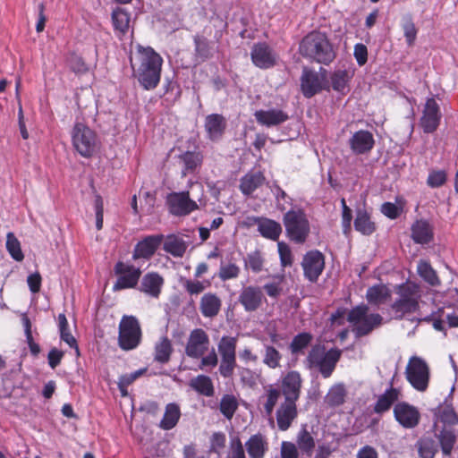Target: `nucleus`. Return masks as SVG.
<instances>
[{
  "instance_id": "nucleus-1",
  "label": "nucleus",
  "mask_w": 458,
  "mask_h": 458,
  "mask_svg": "<svg viewBox=\"0 0 458 458\" xmlns=\"http://www.w3.org/2000/svg\"><path fill=\"white\" fill-rule=\"evenodd\" d=\"M163 59L152 47L138 45L131 58V68L140 84L146 90L154 89L161 78Z\"/></svg>"
},
{
  "instance_id": "nucleus-2",
  "label": "nucleus",
  "mask_w": 458,
  "mask_h": 458,
  "mask_svg": "<svg viewBox=\"0 0 458 458\" xmlns=\"http://www.w3.org/2000/svg\"><path fill=\"white\" fill-rule=\"evenodd\" d=\"M191 191L196 200L191 199L189 191L173 192L167 196L166 203L171 214L184 216L206 207L207 198L203 185L199 182L192 184Z\"/></svg>"
},
{
  "instance_id": "nucleus-3",
  "label": "nucleus",
  "mask_w": 458,
  "mask_h": 458,
  "mask_svg": "<svg viewBox=\"0 0 458 458\" xmlns=\"http://www.w3.org/2000/svg\"><path fill=\"white\" fill-rule=\"evenodd\" d=\"M300 54L318 63L328 64L335 57L333 46L327 36L318 31L308 34L301 42Z\"/></svg>"
},
{
  "instance_id": "nucleus-4",
  "label": "nucleus",
  "mask_w": 458,
  "mask_h": 458,
  "mask_svg": "<svg viewBox=\"0 0 458 458\" xmlns=\"http://www.w3.org/2000/svg\"><path fill=\"white\" fill-rule=\"evenodd\" d=\"M74 149L83 157H91L99 148L97 133L82 122H76L71 132Z\"/></svg>"
},
{
  "instance_id": "nucleus-5",
  "label": "nucleus",
  "mask_w": 458,
  "mask_h": 458,
  "mask_svg": "<svg viewBox=\"0 0 458 458\" xmlns=\"http://www.w3.org/2000/svg\"><path fill=\"white\" fill-rule=\"evenodd\" d=\"M383 318L377 313H369L367 305H359L348 314V321L357 336L366 335L382 324Z\"/></svg>"
},
{
  "instance_id": "nucleus-6",
  "label": "nucleus",
  "mask_w": 458,
  "mask_h": 458,
  "mask_svg": "<svg viewBox=\"0 0 458 458\" xmlns=\"http://www.w3.org/2000/svg\"><path fill=\"white\" fill-rule=\"evenodd\" d=\"M340 356L341 351L338 349L326 351L324 347L317 345L310 350L307 362L310 369H317L324 377H329Z\"/></svg>"
},
{
  "instance_id": "nucleus-7",
  "label": "nucleus",
  "mask_w": 458,
  "mask_h": 458,
  "mask_svg": "<svg viewBox=\"0 0 458 458\" xmlns=\"http://www.w3.org/2000/svg\"><path fill=\"white\" fill-rule=\"evenodd\" d=\"M284 225L289 238L302 243L310 234V222L306 214L301 209H291L284 216Z\"/></svg>"
},
{
  "instance_id": "nucleus-8",
  "label": "nucleus",
  "mask_w": 458,
  "mask_h": 458,
  "mask_svg": "<svg viewBox=\"0 0 458 458\" xmlns=\"http://www.w3.org/2000/svg\"><path fill=\"white\" fill-rule=\"evenodd\" d=\"M404 374L407 381L417 391L425 392L428 389L430 370L423 358L417 355L410 357Z\"/></svg>"
},
{
  "instance_id": "nucleus-9",
  "label": "nucleus",
  "mask_w": 458,
  "mask_h": 458,
  "mask_svg": "<svg viewBox=\"0 0 458 458\" xmlns=\"http://www.w3.org/2000/svg\"><path fill=\"white\" fill-rule=\"evenodd\" d=\"M141 328L133 316L124 315L119 323L118 344L122 350L136 349L141 342Z\"/></svg>"
},
{
  "instance_id": "nucleus-10",
  "label": "nucleus",
  "mask_w": 458,
  "mask_h": 458,
  "mask_svg": "<svg viewBox=\"0 0 458 458\" xmlns=\"http://www.w3.org/2000/svg\"><path fill=\"white\" fill-rule=\"evenodd\" d=\"M114 272L117 276L113 285L114 291L134 288L138 284L141 275L140 268L123 261H118L114 265Z\"/></svg>"
},
{
  "instance_id": "nucleus-11",
  "label": "nucleus",
  "mask_w": 458,
  "mask_h": 458,
  "mask_svg": "<svg viewBox=\"0 0 458 458\" xmlns=\"http://www.w3.org/2000/svg\"><path fill=\"white\" fill-rule=\"evenodd\" d=\"M440 106L434 98H429L423 105L420 126L425 133H432L438 128L441 121Z\"/></svg>"
},
{
  "instance_id": "nucleus-12",
  "label": "nucleus",
  "mask_w": 458,
  "mask_h": 458,
  "mask_svg": "<svg viewBox=\"0 0 458 458\" xmlns=\"http://www.w3.org/2000/svg\"><path fill=\"white\" fill-rule=\"evenodd\" d=\"M209 344L208 334L201 328H196L190 334L185 347V353L191 358L199 359L208 350Z\"/></svg>"
},
{
  "instance_id": "nucleus-13",
  "label": "nucleus",
  "mask_w": 458,
  "mask_h": 458,
  "mask_svg": "<svg viewBox=\"0 0 458 458\" xmlns=\"http://www.w3.org/2000/svg\"><path fill=\"white\" fill-rule=\"evenodd\" d=\"M266 301L262 288L256 285H248L242 288L238 301L247 312L258 310Z\"/></svg>"
},
{
  "instance_id": "nucleus-14",
  "label": "nucleus",
  "mask_w": 458,
  "mask_h": 458,
  "mask_svg": "<svg viewBox=\"0 0 458 458\" xmlns=\"http://www.w3.org/2000/svg\"><path fill=\"white\" fill-rule=\"evenodd\" d=\"M301 266L305 277L310 282H316L325 267L324 256L318 250L309 251L304 256Z\"/></svg>"
},
{
  "instance_id": "nucleus-15",
  "label": "nucleus",
  "mask_w": 458,
  "mask_h": 458,
  "mask_svg": "<svg viewBox=\"0 0 458 458\" xmlns=\"http://www.w3.org/2000/svg\"><path fill=\"white\" fill-rule=\"evenodd\" d=\"M298 417L296 402L284 400L276 411L277 428L281 431H286Z\"/></svg>"
},
{
  "instance_id": "nucleus-16",
  "label": "nucleus",
  "mask_w": 458,
  "mask_h": 458,
  "mask_svg": "<svg viewBox=\"0 0 458 458\" xmlns=\"http://www.w3.org/2000/svg\"><path fill=\"white\" fill-rule=\"evenodd\" d=\"M394 413L396 420L407 428L417 426L420 417L418 409L406 403H397L394 406Z\"/></svg>"
},
{
  "instance_id": "nucleus-17",
  "label": "nucleus",
  "mask_w": 458,
  "mask_h": 458,
  "mask_svg": "<svg viewBox=\"0 0 458 458\" xmlns=\"http://www.w3.org/2000/svg\"><path fill=\"white\" fill-rule=\"evenodd\" d=\"M253 64L262 69L274 66L277 60L276 54L265 43L254 45L251 50Z\"/></svg>"
},
{
  "instance_id": "nucleus-18",
  "label": "nucleus",
  "mask_w": 458,
  "mask_h": 458,
  "mask_svg": "<svg viewBox=\"0 0 458 458\" xmlns=\"http://www.w3.org/2000/svg\"><path fill=\"white\" fill-rule=\"evenodd\" d=\"M301 377L299 372L290 371L282 380V394L284 400L297 402L300 397Z\"/></svg>"
},
{
  "instance_id": "nucleus-19",
  "label": "nucleus",
  "mask_w": 458,
  "mask_h": 458,
  "mask_svg": "<svg viewBox=\"0 0 458 458\" xmlns=\"http://www.w3.org/2000/svg\"><path fill=\"white\" fill-rule=\"evenodd\" d=\"M161 240L162 236L152 235L148 236L142 241L139 242L133 250V260H138L140 259H149L158 248Z\"/></svg>"
},
{
  "instance_id": "nucleus-20",
  "label": "nucleus",
  "mask_w": 458,
  "mask_h": 458,
  "mask_svg": "<svg viewBox=\"0 0 458 458\" xmlns=\"http://www.w3.org/2000/svg\"><path fill=\"white\" fill-rule=\"evenodd\" d=\"M164 278L157 272H149L143 276L140 291L152 298L157 299L164 285Z\"/></svg>"
},
{
  "instance_id": "nucleus-21",
  "label": "nucleus",
  "mask_w": 458,
  "mask_h": 458,
  "mask_svg": "<svg viewBox=\"0 0 458 458\" xmlns=\"http://www.w3.org/2000/svg\"><path fill=\"white\" fill-rule=\"evenodd\" d=\"M325 78L304 70L301 76V90L306 98H311L324 88Z\"/></svg>"
},
{
  "instance_id": "nucleus-22",
  "label": "nucleus",
  "mask_w": 458,
  "mask_h": 458,
  "mask_svg": "<svg viewBox=\"0 0 458 458\" xmlns=\"http://www.w3.org/2000/svg\"><path fill=\"white\" fill-rule=\"evenodd\" d=\"M253 220L263 237L273 241L279 238L282 233V226L279 223L265 217H254Z\"/></svg>"
},
{
  "instance_id": "nucleus-23",
  "label": "nucleus",
  "mask_w": 458,
  "mask_h": 458,
  "mask_svg": "<svg viewBox=\"0 0 458 458\" xmlns=\"http://www.w3.org/2000/svg\"><path fill=\"white\" fill-rule=\"evenodd\" d=\"M222 306L221 299L215 293H205L199 301V310L204 318H212L219 313Z\"/></svg>"
},
{
  "instance_id": "nucleus-24",
  "label": "nucleus",
  "mask_w": 458,
  "mask_h": 458,
  "mask_svg": "<svg viewBox=\"0 0 458 458\" xmlns=\"http://www.w3.org/2000/svg\"><path fill=\"white\" fill-rule=\"evenodd\" d=\"M225 119L221 114H212L206 117L205 130L211 140H219L225 131Z\"/></svg>"
},
{
  "instance_id": "nucleus-25",
  "label": "nucleus",
  "mask_w": 458,
  "mask_h": 458,
  "mask_svg": "<svg viewBox=\"0 0 458 458\" xmlns=\"http://www.w3.org/2000/svg\"><path fill=\"white\" fill-rule=\"evenodd\" d=\"M352 150L356 154H363L369 151L374 145L373 135L368 131L355 132L350 140Z\"/></svg>"
},
{
  "instance_id": "nucleus-26",
  "label": "nucleus",
  "mask_w": 458,
  "mask_h": 458,
  "mask_svg": "<svg viewBox=\"0 0 458 458\" xmlns=\"http://www.w3.org/2000/svg\"><path fill=\"white\" fill-rule=\"evenodd\" d=\"M245 447L250 458H264L268 449V443L264 435L258 433L249 438Z\"/></svg>"
},
{
  "instance_id": "nucleus-27",
  "label": "nucleus",
  "mask_w": 458,
  "mask_h": 458,
  "mask_svg": "<svg viewBox=\"0 0 458 458\" xmlns=\"http://www.w3.org/2000/svg\"><path fill=\"white\" fill-rule=\"evenodd\" d=\"M254 115L259 123L266 126L278 125L288 119L287 114L279 109L259 110Z\"/></svg>"
},
{
  "instance_id": "nucleus-28",
  "label": "nucleus",
  "mask_w": 458,
  "mask_h": 458,
  "mask_svg": "<svg viewBox=\"0 0 458 458\" xmlns=\"http://www.w3.org/2000/svg\"><path fill=\"white\" fill-rule=\"evenodd\" d=\"M112 21L116 35L123 36L130 29V13L124 8L117 7L112 13Z\"/></svg>"
},
{
  "instance_id": "nucleus-29",
  "label": "nucleus",
  "mask_w": 458,
  "mask_h": 458,
  "mask_svg": "<svg viewBox=\"0 0 458 458\" xmlns=\"http://www.w3.org/2000/svg\"><path fill=\"white\" fill-rule=\"evenodd\" d=\"M437 421L435 423L437 429L438 428V424L443 423L444 427L449 428V426H454L458 424V415L454 411L453 406L451 404L444 403L438 406L437 412Z\"/></svg>"
},
{
  "instance_id": "nucleus-30",
  "label": "nucleus",
  "mask_w": 458,
  "mask_h": 458,
  "mask_svg": "<svg viewBox=\"0 0 458 458\" xmlns=\"http://www.w3.org/2000/svg\"><path fill=\"white\" fill-rule=\"evenodd\" d=\"M391 296L390 290L385 284H376L367 290L366 299L372 305H380L386 302Z\"/></svg>"
},
{
  "instance_id": "nucleus-31",
  "label": "nucleus",
  "mask_w": 458,
  "mask_h": 458,
  "mask_svg": "<svg viewBox=\"0 0 458 458\" xmlns=\"http://www.w3.org/2000/svg\"><path fill=\"white\" fill-rule=\"evenodd\" d=\"M181 417V410L178 404L174 403H168L165 406L164 416L159 423V427L164 430L174 428Z\"/></svg>"
},
{
  "instance_id": "nucleus-32",
  "label": "nucleus",
  "mask_w": 458,
  "mask_h": 458,
  "mask_svg": "<svg viewBox=\"0 0 458 458\" xmlns=\"http://www.w3.org/2000/svg\"><path fill=\"white\" fill-rule=\"evenodd\" d=\"M173 351L171 340L166 336H163L155 344L154 360L162 364L167 363L170 360Z\"/></svg>"
},
{
  "instance_id": "nucleus-33",
  "label": "nucleus",
  "mask_w": 458,
  "mask_h": 458,
  "mask_svg": "<svg viewBox=\"0 0 458 458\" xmlns=\"http://www.w3.org/2000/svg\"><path fill=\"white\" fill-rule=\"evenodd\" d=\"M411 236L417 243H428L433 237L432 228L427 221H416L411 227Z\"/></svg>"
},
{
  "instance_id": "nucleus-34",
  "label": "nucleus",
  "mask_w": 458,
  "mask_h": 458,
  "mask_svg": "<svg viewBox=\"0 0 458 458\" xmlns=\"http://www.w3.org/2000/svg\"><path fill=\"white\" fill-rule=\"evenodd\" d=\"M265 177L260 172L249 173L241 180V191L244 195L251 194L264 182Z\"/></svg>"
},
{
  "instance_id": "nucleus-35",
  "label": "nucleus",
  "mask_w": 458,
  "mask_h": 458,
  "mask_svg": "<svg viewBox=\"0 0 458 458\" xmlns=\"http://www.w3.org/2000/svg\"><path fill=\"white\" fill-rule=\"evenodd\" d=\"M57 321L61 340L66 343L71 348L74 349L75 355L79 357L81 353L77 344V341L69 331V325L65 315L63 313L59 314Z\"/></svg>"
},
{
  "instance_id": "nucleus-36",
  "label": "nucleus",
  "mask_w": 458,
  "mask_h": 458,
  "mask_svg": "<svg viewBox=\"0 0 458 458\" xmlns=\"http://www.w3.org/2000/svg\"><path fill=\"white\" fill-rule=\"evenodd\" d=\"M180 162L183 165L182 174L193 172L202 162V156L199 152L186 151L179 156Z\"/></svg>"
},
{
  "instance_id": "nucleus-37",
  "label": "nucleus",
  "mask_w": 458,
  "mask_h": 458,
  "mask_svg": "<svg viewBox=\"0 0 458 458\" xmlns=\"http://www.w3.org/2000/svg\"><path fill=\"white\" fill-rule=\"evenodd\" d=\"M190 386L200 394L212 396L214 386L209 377L199 375L190 381Z\"/></svg>"
},
{
  "instance_id": "nucleus-38",
  "label": "nucleus",
  "mask_w": 458,
  "mask_h": 458,
  "mask_svg": "<svg viewBox=\"0 0 458 458\" xmlns=\"http://www.w3.org/2000/svg\"><path fill=\"white\" fill-rule=\"evenodd\" d=\"M419 307V302L413 300H406L398 298L391 306L395 318H402L408 313L414 312Z\"/></svg>"
},
{
  "instance_id": "nucleus-39",
  "label": "nucleus",
  "mask_w": 458,
  "mask_h": 458,
  "mask_svg": "<svg viewBox=\"0 0 458 458\" xmlns=\"http://www.w3.org/2000/svg\"><path fill=\"white\" fill-rule=\"evenodd\" d=\"M236 337L223 336L217 344L221 359H236Z\"/></svg>"
},
{
  "instance_id": "nucleus-40",
  "label": "nucleus",
  "mask_w": 458,
  "mask_h": 458,
  "mask_svg": "<svg viewBox=\"0 0 458 458\" xmlns=\"http://www.w3.org/2000/svg\"><path fill=\"white\" fill-rule=\"evenodd\" d=\"M281 395V392L279 389L273 387L272 386H268L265 390V394L263 395L264 398V411L267 417L270 418L271 422H273L272 420V414L275 409L276 404L278 402V399Z\"/></svg>"
},
{
  "instance_id": "nucleus-41",
  "label": "nucleus",
  "mask_w": 458,
  "mask_h": 458,
  "mask_svg": "<svg viewBox=\"0 0 458 458\" xmlns=\"http://www.w3.org/2000/svg\"><path fill=\"white\" fill-rule=\"evenodd\" d=\"M298 448L302 454L310 456L315 447V440L306 428H302L296 437Z\"/></svg>"
},
{
  "instance_id": "nucleus-42",
  "label": "nucleus",
  "mask_w": 458,
  "mask_h": 458,
  "mask_svg": "<svg viewBox=\"0 0 458 458\" xmlns=\"http://www.w3.org/2000/svg\"><path fill=\"white\" fill-rule=\"evenodd\" d=\"M437 437L440 443L442 452L445 454H450L456 441L454 431L450 428L444 427Z\"/></svg>"
},
{
  "instance_id": "nucleus-43",
  "label": "nucleus",
  "mask_w": 458,
  "mask_h": 458,
  "mask_svg": "<svg viewBox=\"0 0 458 458\" xmlns=\"http://www.w3.org/2000/svg\"><path fill=\"white\" fill-rule=\"evenodd\" d=\"M353 76V72L349 70H338L331 75L332 88L335 91L343 92L348 82Z\"/></svg>"
},
{
  "instance_id": "nucleus-44",
  "label": "nucleus",
  "mask_w": 458,
  "mask_h": 458,
  "mask_svg": "<svg viewBox=\"0 0 458 458\" xmlns=\"http://www.w3.org/2000/svg\"><path fill=\"white\" fill-rule=\"evenodd\" d=\"M417 271L421 278L428 284L437 286L440 284V280L431 265L425 260H420L417 267Z\"/></svg>"
},
{
  "instance_id": "nucleus-45",
  "label": "nucleus",
  "mask_w": 458,
  "mask_h": 458,
  "mask_svg": "<svg viewBox=\"0 0 458 458\" xmlns=\"http://www.w3.org/2000/svg\"><path fill=\"white\" fill-rule=\"evenodd\" d=\"M186 245L182 240L175 237L169 236L164 242V250L174 257L181 258L186 251Z\"/></svg>"
},
{
  "instance_id": "nucleus-46",
  "label": "nucleus",
  "mask_w": 458,
  "mask_h": 458,
  "mask_svg": "<svg viewBox=\"0 0 458 458\" xmlns=\"http://www.w3.org/2000/svg\"><path fill=\"white\" fill-rule=\"evenodd\" d=\"M397 293L399 298L406 300H413L414 302H419L420 298V286L412 282H407L398 286Z\"/></svg>"
},
{
  "instance_id": "nucleus-47",
  "label": "nucleus",
  "mask_w": 458,
  "mask_h": 458,
  "mask_svg": "<svg viewBox=\"0 0 458 458\" xmlns=\"http://www.w3.org/2000/svg\"><path fill=\"white\" fill-rule=\"evenodd\" d=\"M354 226L357 231L365 235H369L375 231V225L365 211H358Z\"/></svg>"
},
{
  "instance_id": "nucleus-48",
  "label": "nucleus",
  "mask_w": 458,
  "mask_h": 458,
  "mask_svg": "<svg viewBox=\"0 0 458 458\" xmlns=\"http://www.w3.org/2000/svg\"><path fill=\"white\" fill-rule=\"evenodd\" d=\"M6 250L11 257L16 261H21L24 259L23 252L21 248L20 241L15 237L13 233L6 234Z\"/></svg>"
},
{
  "instance_id": "nucleus-49",
  "label": "nucleus",
  "mask_w": 458,
  "mask_h": 458,
  "mask_svg": "<svg viewBox=\"0 0 458 458\" xmlns=\"http://www.w3.org/2000/svg\"><path fill=\"white\" fill-rule=\"evenodd\" d=\"M264 266V258L260 251L255 250L247 254L244 258V267L254 273L262 271Z\"/></svg>"
},
{
  "instance_id": "nucleus-50",
  "label": "nucleus",
  "mask_w": 458,
  "mask_h": 458,
  "mask_svg": "<svg viewBox=\"0 0 458 458\" xmlns=\"http://www.w3.org/2000/svg\"><path fill=\"white\" fill-rule=\"evenodd\" d=\"M345 389L344 385L337 384L333 386L326 396V402L330 406H338L344 403L345 398Z\"/></svg>"
},
{
  "instance_id": "nucleus-51",
  "label": "nucleus",
  "mask_w": 458,
  "mask_h": 458,
  "mask_svg": "<svg viewBox=\"0 0 458 458\" xmlns=\"http://www.w3.org/2000/svg\"><path fill=\"white\" fill-rule=\"evenodd\" d=\"M238 408V402L235 396L225 394L220 401V411L228 420H231Z\"/></svg>"
},
{
  "instance_id": "nucleus-52",
  "label": "nucleus",
  "mask_w": 458,
  "mask_h": 458,
  "mask_svg": "<svg viewBox=\"0 0 458 458\" xmlns=\"http://www.w3.org/2000/svg\"><path fill=\"white\" fill-rule=\"evenodd\" d=\"M398 392L395 389H389L386 391L377 400L375 410L377 412H383L387 411L393 403L397 400Z\"/></svg>"
},
{
  "instance_id": "nucleus-53",
  "label": "nucleus",
  "mask_w": 458,
  "mask_h": 458,
  "mask_svg": "<svg viewBox=\"0 0 458 458\" xmlns=\"http://www.w3.org/2000/svg\"><path fill=\"white\" fill-rule=\"evenodd\" d=\"M21 323L24 328L26 341L29 345L30 351L33 355H38L40 352V347L33 340L31 333V323L30 318L25 314H23L21 317Z\"/></svg>"
},
{
  "instance_id": "nucleus-54",
  "label": "nucleus",
  "mask_w": 458,
  "mask_h": 458,
  "mask_svg": "<svg viewBox=\"0 0 458 458\" xmlns=\"http://www.w3.org/2000/svg\"><path fill=\"white\" fill-rule=\"evenodd\" d=\"M281 354L279 352L270 345L265 346V353L263 362L270 369H276L280 366Z\"/></svg>"
},
{
  "instance_id": "nucleus-55",
  "label": "nucleus",
  "mask_w": 458,
  "mask_h": 458,
  "mask_svg": "<svg viewBox=\"0 0 458 458\" xmlns=\"http://www.w3.org/2000/svg\"><path fill=\"white\" fill-rule=\"evenodd\" d=\"M446 173L445 170H430L427 179V184L430 188H439L446 182Z\"/></svg>"
},
{
  "instance_id": "nucleus-56",
  "label": "nucleus",
  "mask_w": 458,
  "mask_h": 458,
  "mask_svg": "<svg viewBox=\"0 0 458 458\" xmlns=\"http://www.w3.org/2000/svg\"><path fill=\"white\" fill-rule=\"evenodd\" d=\"M311 339H312L311 335H310L308 333H301V334L297 335L293 338V340L290 345L292 352L297 353V352L302 351L304 348H306L309 345Z\"/></svg>"
},
{
  "instance_id": "nucleus-57",
  "label": "nucleus",
  "mask_w": 458,
  "mask_h": 458,
  "mask_svg": "<svg viewBox=\"0 0 458 458\" xmlns=\"http://www.w3.org/2000/svg\"><path fill=\"white\" fill-rule=\"evenodd\" d=\"M437 447L432 439L425 438L419 443V454L420 458H434Z\"/></svg>"
},
{
  "instance_id": "nucleus-58",
  "label": "nucleus",
  "mask_w": 458,
  "mask_h": 458,
  "mask_svg": "<svg viewBox=\"0 0 458 458\" xmlns=\"http://www.w3.org/2000/svg\"><path fill=\"white\" fill-rule=\"evenodd\" d=\"M240 267L233 263L222 265L219 269V277L222 281H227L238 277Z\"/></svg>"
},
{
  "instance_id": "nucleus-59",
  "label": "nucleus",
  "mask_w": 458,
  "mask_h": 458,
  "mask_svg": "<svg viewBox=\"0 0 458 458\" xmlns=\"http://www.w3.org/2000/svg\"><path fill=\"white\" fill-rule=\"evenodd\" d=\"M403 30L407 44L411 46L417 36V30L411 19L409 18L403 21Z\"/></svg>"
},
{
  "instance_id": "nucleus-60",
  "label": "nucleus",
  "mask_w": 458,
  "mask_h": 458,
  "mask_svg": "<svg viewBox=\"0 0 458 458\" xmlns=\"http://www.w3.org/2000/svg\"><path fill=\"white\" fill-rule=\"evenodd\" d=\"M235 367L236 359H221L218 370L223 377L228 378L233 376Z\"/></svg>"
},
{
  "instance_id": "nucleus-61",
  "label": "nucleus",
  "mask_w": 458,
  "mask_h": 458,
  "mask_svg": "<svg viewBox=\"0 0 458 458\" xmlns=\"http://www.w3.org/2000/svg\"><path fill=\"white\" fill-rule=\"evenodd\" d=\"M229 458H245L243 446L238 437H231Z\"/></svg>"
},
{
  "instance_id": "nucleus-62",
  "label": "nucleus",
  "mask_w": 458,
  "mask_h": 458,
  "mask_svg": "<svg viewBox=\"0 0 458 458\" xmlns=\"http://www.w3.org/2000/svg\"><path fill=\"white\" fill-rule=\"evenodd\" d=\"M200 358V369L207 370L208 369H214L218 363L217 354L214 348H212L211 351L206 356L203 355Z\"/></svg>"
},
{
  "instance_id": "nucleus-63",
  "label": "nucleus",
  "mask_w": 458,
  "mask_h": 458,
  "mask_svg": "<svg viewBox=\"0 0 458 458\" xmlns=\"http://www.w3.org/2000/svg\"><path fill=\"white\" fill-rule=\"evenodd\" d=\"M281 457L282 458H298V447L295 444L288 441H283L281 444Z\"/></svg>"
},
{
  "instance_id": "nucleus-64",
  "label": "nucleus",
  "mask_w": 458,
  "mask_h": 458,
  "mask_svg": "<svg viewBox=\"0 0 458 458\" xmlns=\"http://www.w3.org/2000/svg\"><path fill=\"white\" fill-rule=\"evenodd\" d=\"M71 69L79 74H82L88 72V65L85 64L83 59L78 55H72L69 61Z\"/></svg>"
}]
</instances>
